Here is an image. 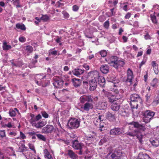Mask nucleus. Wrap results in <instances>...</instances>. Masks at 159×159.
Masks as SVG:
<instances>
[{
	"mask_svg": "<svg viewBox=\"0 0 159 159\" xmlns=\"http://www.w3.org/2000/svg\"><path fill=\"white\" fill-rule=\"evenodd\" d=\"M72 147L75 149L79 150L77 152L79 155H82L83 152V148L84 147V144L80 142L78 140H73L72 142Z\"/></svg>",
	"mask_w": 159,
	"mask_h": 159,
	"instance_id": "obj_1",
	"label": "nucleus"
},
{
	"mask_svg": "<svg viewBox=\"0 0 159 159\" xmlns=\"http://www.w3.org/2000/svg\"><path fill=\"white\" fill-rule=\"evenodd\" d=\"M80 121L75 118H71L68 121L67 126L68 128L70 129L78 128L80 125Z\"/></svg>",
	"mask_w": 159,
	"mask_h": 159,
	"instance_id": "obj_2",
	"label": "nucleus"
},
{
	"mask_svg": "<svg viewBox=\"0 0 159 159\" xmlns=\"http://www.w3.org/2000/svg\"><path fill=\"white\" fill-rule=\"evenodd\" d=\"M155 113L150 110H147L143 114V121L147 123L150 122L152 119Z\"/></svg>",
	"mask_w": 159,
	"mask_h": 159,
	"instance_id": "obj_3",
	"label": "nucleus"
},
{
	"mask_svg": "<svg viewBox=\"0 0 159 159\" xmlns=\"http://www.w3.org/2000/svg\"><path fill=\"white\" fill-rule=\"evenodd\" d=\"M130 98L131 100L130 104L131 108L137 109L138 108V104L137 103L134 104L135 102H140L141 101L139 96L137 94L134 93L132 94L130 96Z\"/></svg>",
	"mask_w": 159,
	"mask_h": 159,
	"instance_id": "obj_4",
	"label": "nucleus"
},
{
	"mask_svg": "<svg viewBox=\"0 0 159 159\" xmlns=\"http://www.w3.org/2000/svg\"><path fill=\"white\" fill-rule=\"evenodd\" d=\"M101 94L105 97H107L108 102L111 103L114 102L120 98H116V97L114 95L104 89L102 90Z\"/></svg>",
	"mask_w": 159,
	"mask_h": 159,
	"instance_id": "obj_5",
	"label": "nucleus"
},
{
	"mask_svg": "<svg viewBox=\"0 0 159 159\" xmlns=\"http://www.w3.org/2000/svg\"><path fill=\"white\" fill-rule=\"evenodd\" d=\"M124 133L123 128L115 127L111 129L110 131V134L112 136H118Z\"/></svg>",
	"mask_w": 159,
	"mask_h": 159,
	"instance_id": "obj_6",
	"label": "nucleus"
},
{
	"mask_svg": "<svg viewBox=\"0 0 159 159\" xmlns=\"http://www.w3.org/2000/svg\"><path fill=\"white\" fill-rule=\"evenodd\" d=\"M111 156V159H120L122 156V151L119 150H117L113 153L111 154L109 153L107 156Z\"/></svg>",
	"mask_w": 159,
	"mask_h": 159,
	"instance_id": "obj_7",
	"label": "nucleus"
},
{
	"mask_svg": "<svg viewBox=\"0 0 159 159\" xmlns=\"http://www.w3.org/2000/svg\"><path fill=\"white\" fill-rule=\"evenodd\" d=\"M54 82L53 83V84L56 88H61L62 86L63 81L59 77H54Z\"/></svg>",
	"mask_w": 159,
	"mask_h": 159,
	"instance_id": "obj_8",
	"label": "nucleus"
},
{
	"mask_svg": "<svg viewBox=\"0 0 159 159\" xmlns=\"http://www.w3.org/2000/svg\"><path fill=\"white\" fill-rule=\"evenodd\" d=\"M130 126L129 128L130 129H131L130 128L132 126H134L135 128H138L139 129V130H141L143 131H144L146 129V128L143 125L139 124L137 122H132L129 123Z\"/></svg>",
	"mask_w": 159,
	"mask_h": 159,
	"instance_id": "obj_9",
	"label": "nucleus"
},
{
	"mask_svg": "<svg viewBox=\"0 0 159 159\" xmlns=\"http://www.w3.org/2000/svg\"><path fill=\"white\" fill-rule=\"evenodd\" d=\"M89 90L91 91H94L97 88V82L95 79H91L89 82Z\"/></svg>",
	"mask_w": 159,
	"mask_h": 159,
	"instance_id": "obj_10",
	"label": "nucleus"
},
{
	"mask_svg": "<svg viewBox=\"0 0 159 159\" xmlns=\"http://www.w3.org/2000/svg\"><path fill=\"white\" fill-rule=\"evenodd\" d=\"M53 126L51 125H47L42 129V132L45 134L51 133L54 129Z\"/></svg>",
	"mask_w": 159,
	"mask_h": 159,
	"instance_id": "obj_11",
	"label": "nucleus"
},
{
	"mask_svg": "<svg viewBox=\"0 0 159 159\" xmlns=\"http://www.w3.org/2000/svg\"><path fill=\"white\" fill-rule=\"evenodd\" d=\"M106 118L111 122H114L116 121V115L113 114L109 111H108L106 114Z\"/></svg>",
	"mask_w": 159,
	"mask_h": 159,
	"instance_id": "obj_12",
	"label": "nucleus"
},
{
	"mask_svg": "<svg viewBox=\"0 0 159 159\" xmlns=\"http://www.w3.org/2000/svg\"><path fill=\"white\" fill-rule=\"evenodd\" d=\"M42 118L41 115L39 114L36 116L35 118L31 119L30 120V122L32 126L33 127L37 123L39 120L41 119Z\"/></svg>",
	"mask_w": 159,
	"mask_h": 159,
	"instance_id": "obj_13",
	"label": "nucleus"
},
{
	"mask_svg": "<svg viewBox=\"0 0 159 159\" xmlns=\"http://www.w3.org/2000/svg\"><path fill=\"white\" fill-rule=\"evenodd\" d=\"M47 124V121L45 120L39 121L37 123L33 126L37 128H40L42 127Z\"/></svg>",
	"mask_w": 159,
	"mask_h": 159,
	"instance_id": "obj_14",
	"label": "nucleus"
},
{
	"mask_svg": "<svg viewBox=\"0 0 159 159\" xmlns=\"http://www.w3.org/2000/svg\"><path fill=\"white\" fill-rule=\"evenodd\" d=\"M127 76L126 81L131 82L134 78V76L133 71L129 68L127 70Z\"/></svg>",
	"mask_w": 159,
	"mask_h": 159,
	"instance_id": "obj_15",
	"label": "nucleus"
},
{
	"mask_svg": "<svg viewBox=\"0 0 159 159\" xmlns=\"http://www.w3.org/2000/svg\"><path fill=\"white\" fill-rule=\"evenodd\" d=\"M89 76L91 78H94L93 79H98L100 76L98 71L96 70H93L89 72L88 74Z\"/></svg>",
	"mask_w": 159,
	"mask_h": 159,
	"instance_id": "obj_16",
	"label": "nucleus"
},
{
	"mask_svg": "<svg viewBox=\"0 0 159 159\" xmlns=\"http://www.w3.org/2000/svg\"><path fill=\"white\" fill-rule=\"evenodd\" d=\"M93 105L91 103L86 102L84 104L81 108L84 111H89L90 109L93 108Z\"/></svg>",
	"mask_w": 159,
	"mask_h": 159,
	"instance_id": "obj_17",
	"label": "nucleus"
},
{
	"mask_svg": "<svg viewBox=\"0 0 159 159\" xmlns=\"http://www.w3.org/2000/svg\"><path fill=\"white\" fill-rule=\"evenodd\" d=\"M73 85L75 87L80 86L81 84V80L79 79L74 78L72 79Z\"/></svg>",
	"mask_w": 159,
	"mask_h": 159,
	"instance_id": "obj_18",
	"label": "nucleus"
},
{
	"mask_svg": "<svg viewBox=\"0 0 159 159\" xmlns=\"http://www.w3.org/2000/svg\"><path fill=\"white\" fill-rule=\"evenodd\" d=\"M136 135L135 136H136L137 138L139 139V143H142L143 141L142 139L143 135L140 131V130L136 129Z\"/></svg>",
	"mask_w": 159,
	"mask_h": 159,
	"instance_id": "obj_19",
	"label": "nucleus"
},
{
	"mask_svg": "<svg viewBox=\"0 0 159 159\" xmlns=\"http://www.w3.org/2000/svg\"><path fill=\"white\" fill-rule=\"evenodd\" d=\"M118 60L117 57L116 56H112L110 58L108 63L111 65V66L115 67V65L116 63Z\"/></svg>",
	"mask_w": 159,
	"mask_h": 159,
	"instance_id": "obj_20",
	"label": "nucleus"
},
{
	"mask_svg": "<svg viewBox=\"0 0 159 159\" xmlns=\"http://www.w3.org/2000/svg\"><path fill=\"white\" fill-rule=\"evenodd\" d=\"M101 71L104 74L107 73L109 70V67L107 65H102L100 67Z\"/></svg>",
	"mask_w": 159,
	"mask_h": 159,
	"instance_id": "obj_21",
	"label": "nucleus"
},
{
	"mask_svg": "<svg viewBox=\"0 0 159 159\" xmlns=\"http://www.w3.org/2000/svg\"><path fill=\"white\" fill-rule=\"evenodd\" d=\"M84 70H82L80 69H75L73 70V74L76 76H79L82 74L84 72Z\"/></svg>",
	"mask_w": 159,
	"mask_h": 159,
	"instance_id": "obj_22",
	"label": "nucleus"
},
{
	"mask_svg": "<svg viewBox=\"0 0 159 159\" xmlns=\"http://www.w3.org/2000/svg\"><path fill=\"white\" fill-rule=\"evenodd\" d=\"M96 134L94 132H92L91 134L88 135L87 136V139L90 140L91 141H93L96 139Z\"/></svg>",
	"mask_w": 159,
	"mask_h": 159,
	"instance_id": "obj_23",
	"label": "nucleus"
},
{
	"mask_svg": "<svg viewBox=\"0 0 159 159\" xmlns=\"http://www.w3.org/2000/svg\"><path fill=\"white\" fill-rule=\"evenodd\" d=\"M24 142L25 140L21 141H20V143L21 144V145L20 144H18L19 146H20L18 148V151L19 152H22L26 150L27 148L25 146L24 144Z\"/></svg>",
	"mask_w": 159,
	"mask_h": 159,
	"instance_id": "obj_24",
	"label": "nucleus"
},
{
	"mask_svg": "<svg viewBox=\"0 0 159 159\" xmlns=\"http://www.w3.org/2000/svg\"><path fill=\"white\" fill-rule=\"evenodd\" d=\"M68 155L72 159H77L78 158V156L72 150H69L68 151Z\"/></svg>",
	"mask_w": 159,
	"mask_h": 159,
	"instance_id": "obj_25",
	"label": "nucleus"
},
{
	"mask_svg": "<svg viewBox=\"0 0 159 159\" xmlns=\"http://www.w3.org/2000/svg\"><path fill=\"white\" fill-rule=\"evenodd\" d=\"M99 84L100 86L103 87L105 84V80L104 78L102 76H100L98 79Z\"/></svg>",
	"mask_w": 159,
	"mask_h": 159,
	"instance_id": "obj_26",
	"label": "nucleus"
},
{
	"mask_svg": "<svg viewBox=\"0 0 159 159\" xmlns=\"http://www.w3.org/2000/svg\"><path fill=\"white\" fill-rule=\"evenodd\" d=\"M120 105L116 103H113L111 106V109L113 111H117L119 110L120 108Z\"/></svg>",
	"mask_w": 159,
	"mask_h": 159,
	"instance_id": "obj_27",
	"label": "nucleus"
},
{
	"mask_svg": "<svg viewBox=\"0 0 159 159\" xmlns=\"http://www.w3.org/2000/svg\"><path fill=\"white\" fill-rule=\"evenodd\" d=\"M139 159H152L146 153H139L138 156Z\"/></svg>",
	"mask_w": 159,
	"mask_h": 159,
	"instance_id": "obj_28",
	"label": "nucleus"
},
{
	"mask_svg": "<svg viewBox=\"0 0 159 159\" xmlns=\"http://www.w3.org/2000/svg\"><path fill=\"white\" fill-rule=\"evenodd\" d=\"M107 105V104L106 102H101L98 104V108L100 110L106 109Z\"/></svg>",
	"mask_w": 159,
	"mask_h": 159,
	"instance_id": "obj_29",
	"label": "nucleus"
},
{
	"mask_svg": "<svg viewBox=\"0 0 159 159\" xmlns=\"http://www.w3.org/2000/svg\"><path fill=\"white\" fill-rule=\"evenodd\" d=\"M124 64V62L123 61L119 60H117V62L116 65H115L114 67L116 69L123 66Z\"/></svg>",
	"mask_w": 159,
	"mask_h": 159,
	"instance_id": "obj_30",
	"label": "nucleus"
},
{
	"mask_svg": "<svg viewBox=\"0 0 159 159\" xmlns=\"http://www.w3.org/2000/svg\"><path fill=\"white\" fill-rule=\"evenodd\" d=\"M152 66L153 67L154 70L156 74L158 73L157 65L155 61H152Z\"/></svg>",
	"mask_w": 159,
	"mask_h": 159,
	"instance_id": "obj_31",
	"label": "nucleus"
},
{
	"mask_svg": "<svg viewBox=\"0 0 159 159\" xmlns=\"http://www.w3.org/2000/svg\"><path fill=\"white\" fill-rule=\"evenodd\" d=\"M87 102L91 103L93 104L94 102L93 100V96L91 95H86Z\"/></svg>",
	"mask_w": 159,
	"mask_h": 159,
	"instance_id": "obj_32",
	"label": "nucleus"
},
{
	"mask_svg": "<svg viewBox=\"0 0 159 159\" xmlns=\"http://www.w3.org/2000/svg\"><path fill=\"white\" fill-rule=\"evenodd\" d=\"M152 145L155 147H157L159 145V139H155L152 141L150 140Z\"/></svg>",
	"mask_w": 159,
	"mask_h": 159,
	"instance_id": "obj_33",
	"label": "nucleus"
},
{
	"mask_svg": "<svg viewBox=\"0 0 159 159\" xmlns=\"http://www.w3.org/2000/svg\"><path fill=\"white\" fill-rule=\"evenodd\" d=\"M150 16L152 23L154 24H157V20L156 16L154 15L151 14Z\"/></svg>",
	"mask_w": 159,
	"mask_h": 159,
	"instance_id": "obj_34",
	"label": "nucleus"
},
{
	"mask_svg": "<svg viewBox=\"0 0 159 159\" xmlns=\"http://www.w3.org/2000/svg\"><path fill=\"white\" fill-rule=\"evenodd\" d=\"M38 138L40 140L45 141L46 140V138L44 136L40 134H39L36 135Z\"/></svg>",
	"mask_w": 159,
	"mask_h": 159,
	"instance_id": "obj_35",
	"label": "nucleus"
},
{
	"mask_svg": "<svg viewBox=\"0 0 159 159\" xmlns=\"http://www.w3.org/2000/svg\"><path fill=\"white\" fill-rule=\"evenodd\" d=\"M3 48L4 50H8L11 48V45H7L6 42H4L3 43Z\"/></svg>",
	"mask_w": 159,
	"mask_h": 159,
	"instance_id": "obj_36",
	"label": "nucleus"
},
{
	"mask_svg": "<svg viewBox=\"0 0 159 159\" xmlns=\"http://www.w3.org/2000/svg\"><path fill=\"white\" fill-rule=\"evenodd\" d=\"M80 102L82 103H84L87 101L86 95H83L80 97Z\"/></svg>",
	"mask_w": 159,
	"mask_h": 159,
	"instance_id": "obj_37",
	"label": "nucleus"
},
{
	"mask_svg": "<svg viewBox=\"0 0 159 159\" xmlns=\"http://www.w3.org/2000/svg\"><path fill=\"white\" fill-rule=\"evenodd\" d=\"M136 129L134 130V131L132 132H128L126 133V134L127 135H129L131 137L135 136V135H136Z\"/></svg>",
	"mask_w": 159,
	"mask_h": 159,
	"instance_id": "obj_38",
	"label": "nucleus"
},
{
	"mask_svg": "<svg viewBox=\"0 0 159 159\" xmlns=\"http://www.w3.org/2000/svg\"><path fill=\"white\" fill-rule=\"evenodd\" d=\"M29 135L31 136L32 139H35L36 138V136L37 134L34 131L30 132L28 133Z\"/></svg>",
	"mask_w": 159,
	"mask_h": 159,
	"instance_id": "obj_39",
	"label": "nucleus"
},
{
	"mask_svg": "<svg viewBox=\"0 0 159 159\" xmlns=\"http://www.w3.org/2000/svg\"><path fill=\"white\" fill-rule=\"evenodd\" d=\"M57 140L60 142L66 144H68L69 143V140L66 139H63L61 138H58L57 139Z\"/></svg>",
	"mask_w": 159,
	"mask_h": 159,
	"instance_id": "obj_40",
	"label": "nucleus"
},
{
	"mask_svg": "<svg viewBox=\"0 0 159 159\" xmlns=\"http://www.w3.org/2000/svg\"><path fill=\"white\" fill-rule=\"evenodd\" d=\"M49 19L48 16L47 15H42V16L40 18V20L43 21H47Z\"/></svg>",
	"mask_w": 159,
	"mask_h": 159,
	"instance_id": "obj_41",
	"label": "nucleus"
},
{
	"mask_svg": "<svg viewBox=\"0 0 159 159\" xmlns=\"http://www.w3.org/2000/svg\"><path fill=\"white\" fill-rule=\"evenodd\" d=\"M157 82L158 79L156 78H154L151 82V85L153 87H155Z\"/></svg>",
	"mask_w": 159,
	"mask_h": 159,
	"instance_id": "obj_42",
	"label": "nucleus"
},
{
	"mask_svg": "<svg viewBox=\"0 0 159 159\" xmlns=\"http://www.w3.org/2000/svg\"><path fill=\"white\" fill-rule=\"evenodd\" d=\"M33 50V48L31 46H27L26 47V51L29 53L32 52Z\"/></svg>",
	"mask_w": 159,
	"mask_h": 159,
	"instance_id": "obj_43",
	"label": "nucleus"
},
{
	"mask_svg": "<svg viewBox=\"0 0 159 159\" xmlns=\"http://www.w3.org/2000/svg\"><path fill=\"white\" fill-rule=\"evenodd\" d=\"M42 116L45 118H47L49 117L48 114L45 111H42L41 112Z\"/></svg>",
	"mask_w": 159,
	"mask_h": 159,
	"instance_id": "obj_44",
	"label": "nucleus"
},
{
	"mask_svg": "<svg viewBox=\"0 0 159 159\" xmlns=\"http://www.w3.org/2000/svg\"><path fill=\"white\" fill-rule=\"evenodd\" d=\"M16 27L17 28L20 29L22 30H25L26 28L25 26L24 25H21L20 24H17Z\"/></svg>",
	"mask_w": 159,
	"mask_h": 159,
	"instance_id": "obj_45",
	"label": "nucleus"
},
{
	"mask_svg": "<svg viewBox=\"0 0 159 159\" xmlns=\"http://www.w3.org/2000/svg\"><path fill=\"white\" fill-rule=\"evenodd\" d=\"M9 114L11 117L15 116L16 115L15 111L12 109H11L10 110Z\"/></svg>",
	"mask_w": 159,
	"mask_h": 159,
	"instance_id": "obj_46",
	"label": "nucleus"
},
{
	"mask_svg": "<svg viewBox=\"0 0 159 159\" xmlns=\"http://www.w3.org/2000/svg\"><path fill=\"white\" fill-rule=\"evenodd\" d=\"M6 136V132L5 130H0V138H3Z\"/></svg>",
	"mask_w": 159,
	"mask_h": 159,
	"instance_id": "obj_47",
	"label": "nucleus"
},
{
	"mask_svg": "<svg viewBox=\"0 0 159 159\" xmlns=\"http://www.w3.org/2000/svg\"><path fill=\"white\" fill-rule=\"evenodd\" d=\"M100 54L102 57H104L107 55V53L106 50H103L100 52Z\"/></svg>",
	"mask_w": 159,
	"mask_h": 159,
	"instance_id": "obj_48",
	"label": "nucleus"
},
{
	"mask_svg": "<svg viewBox=\"0 0 159 159\" xmlns=\"http://www.w3.org/2000/svg\"><path fill=\"white\" fill-rule=\"evenodd\" d=\"M109 25V21L107 20L105 22L104 24V27L106 29H108Z\"/></svg>",
	"mask_w": 159,
	"mask_h": 159,
	"instance_id": "obj_49",
	"label": "nucleus"
},
{
	"mask_svg": "<svg viewBox=\"0 0 159 159\" xmlns=\"http://www.w3.org/2000/svg\"><path fill=\"white\" fill-rule=\"evenodd\" d=\"M121 112V113L120 114L122 116H127L128 115V113L126 112L124 109L122 110Z\"/></svg>",
	"mask_w": 159,
	"mask_h": 159,
	"instance_id": "obj_50",
	"label": "nucleus"
},
{
	"mask_svg": "<svg viewBox=\"0 0 159 159\" xmlns=\"http://www.w3.org/2000/svg\"><path fill=\"white\" fill-rule=\"evenodd\" d=\"M14 125L13 123H12L11 122L8 123L7 124H6L5 125V127H7L8 128H11L13 127Z\"/></svg>",
	"mask_w": 159,
	"mask_h": 159,
	"instance_id": "obj_51",
	"label": "nucleus"
},
{
	"mask_svg": "<svg viewBox=\"0 0 159 159\" xmlns=\"http://www.w3.org/2000/svg\"><path fill=\"white\" fill-rule=\"evenodd\" d=\"M28 146L30 149H31V150L33 151H34L35 152V148L33 144L30 143H29L28 144Z\"/></svg>",
	"mask_w": 159,
	"mask_h": 159,
	"instance_id": "obj_52",
	"label": "nucleus"
},
{
	"mask_svg": "<svg viewBox=\"0 0 159 159\" xmlns=\"http://www.w3.org/2000/svg\"><path fill=\"white\" fill-rule=\"evenodd\" d=\"M100 122V121H99V120L98 119L97 117L95 118L93 121L94 124L96 126H97L98 125V123H99Z\"/></svg>",
	"mask_w": 159,
	"mask_h": 159,
	"instance_id": "obj_53",
	"label": "nucleus"
},
{
	"mask_svg": "<svg viewBox=\"0 0 159 159\" xmlns=\"http://www.w3.org/2000/svg\"><path fill=\"white\" fill-rule=\"evenodd\" d=\"M13 4L14 5H16V7H20V6L19 5V1L18 0H16L13 2Z\"/></svg>",
	"mask_w": 159,
	"mask_h": 159,
	"instance_id": "obj_54",
	"label": "nucleus"
},
{
	"mask_svg": "<svg viewBox=\"0 0 159 159\" xmlns=\"http://www.w3.org/2000/svg\"><path fill=\"white\" fill-rule=\"evenodd\" d=\"M99 20L101 22H103L105 20V18L104 16H100L99 18Z\"/></svg>",
	"mask_w": 159,
	"mask_h": 159,
	"instance_id": "obj_55",
	"label": "nucleus"
},
{
	"mask_svg": "<svg viewBox=\"0 0 159 159\" xmlns=\"http://www.w3.org/2000/svg\"><path fill=\"white\" fill-rule=\"evenodd\" d=\"M106 141L107 139H106L104 138L100 140L99 143V144L100 145H102L103 143L106 142Z\"/></svg>",
	"mask_w": 159,
	"mask_h": 159,
	"instance_id": "obj_56",
	"label": "nucleus"
},
{
	"mask_svg": "<svg viewBox=\"0 0 159 159\" xmlns=\"http://www.w3.org/2000/svg\"><path fill=\"white\" fill-rule=\"evenodd\" d=\"M19 40L20 42L22 43H23L25 42L26 39L25 38L23 37H21L19 38Z\"/></svg>",
	"mask_w": 159,
	"mask_h": 159,
	"instance_id": "obj_57",
	"label": "nucleus"
},
{
	"mask_svg": "<svg viewBox=\"0 0 159 159\" xmlns=\"http://www.w3.org/2000/svg\"><path fill=\"white\" fill-rule=\"evenodd\" d=\"M35 19L37 21H34V23L37 25L38 24L39 22H40L41 20L39 17H36L35 18Z\"/></svg>",
	"mask_w": 159,
	"mask_h": 159,
	"instance_id": "obj_58",
	"label": "nucleus"
},
{
	"mask_svg": "<svg viewBox=\"0 0 159 159\" xmlns=\"http://www.w3.org/2000/svg\"><path fill=\"white\" fill-rule=\"evenodd\" d=\"M20 137L22 139H24L26 138L25 135L21 131L20 132Z\"/></svg>",
	"mask_w": 159,
	"mask_h": 159,
	"instance_id": "obj_59",
	"label": "nucleus"
},
{
	"mask_svg": "<svg viewBox=\"0 0 159 159\" xmlns=\"http://www.w3.org/2000/svg\"><path fill=\"white\" fill-rule=\"evenodd\" d=\"M70 137L71 138H75L76 137V134L74 133H71L69 134Z\"/></svg>",
	"mask_w": 159,
	"mask_h": 159,
	"instance_id": "obj_60",
	"label": "nucleus"
},
{
	"mask_svg": "<svg viewBox=\"0 0 159 159\" xmlns=\"http://www.w3.org/2000/svg\"><path fill=\"white\" fill-rule=\"evenodd\" d=\"M123 5H124V6L122 7V9L125 11H128V9L127 7H128V5L127 4H125V3H123Z\"/></svg>",
	"mask_w": 159,
	"mask_h": 159,
	"instance_id": "obj_61",
	"label": "nucleus"
},
{
	"mask_svg": "<svg viewBox=\"0 0 159 159\" xmlns=\"http://www.w3.org/2000/svg\"><path fill=\"white\" fill-rule=\"evenodd\" d=\"M73 10L74 11H77L79 9V7L76 5H74L73 6Z\"/></svg>",
	"mask_w": 159,
	"mask_h": 159,
	"instance_id": "obj_62",
	"label": "nucleus"
},
{
	"mask_svg": "<svg viewBox=\"0 0 159 159\" xmlns=\"http://www.w3.org/2000/svg\"><path fill=\"white\" fill-rule=\"evenodd\" d=\"M83 67L86 70H89V66L86 64H84L83 65Z\"/></svg>",
	"mask_w": 159,
	"mask_h": 159,
	"instance_id": "obj_63",
	"label": "nucleus"
},
{
	"mask_svg": "<svg viewBox=\"0 0 159 159\" xmlns=\"http://www.w3.org/2000/svg\"><path fill=\"white\" fill-rule=\"evenodd\" d=\"M104 116L102 115H99L98 116V118H97L99 120V121L101 122V121H103L104 120Z\"/></svg>",
	"mask_w": 159,
	"mask_h": 159,
	"instance_id": "obj_64",
	"label": "nucleus"
}]
</instances>
